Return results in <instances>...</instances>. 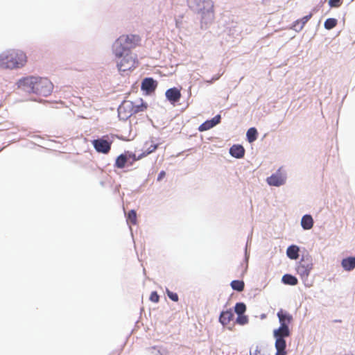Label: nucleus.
Masks as SVG:
<instances>
[{"mask_svg": "<svg viewBox=\"0 0 355 355\" xmlns=\"http://www.w3.org/2000/svg\"><path fill=\"white\" fill-rule=\"evenodd\" d=\"M280 326L273 331V336L275 339V355H286V343L285 338L291 336L289 324L293 320V315L284 309H280L277 313Z\"/></svg>", "mask_w": 355, "mask_h": 355, "instance_id": "1", "label": "nucleus"}, {"mask_svg": "<svg viewBox=\"0 0 355 355\" xmlns=\"http://www.w3.org/2000/svg\"><path fill=\"white\" fill-rule=\"evenodd\" d=\"M18 87L42 96H48L53 91V85L46 78L28 76L20 79Z\"/></svg>", "mask_w": 355, "mask_h": 355, "instance_id": "2", "label": "nucleus"}, {"mask_svg": "<svg viewBox=\"0 0 355 355\" xmlns=\"http://www.w3.org/2000/svg\"><path fill=\"white\" fill-rule=\"evenodd\" d=\"M27 62L26 54L19 50L10 49L0 54V67L14 69L22 67Z\"/></svg>", "mask_w": 355, "mask_h": 355, "instance_id": "3", "label": "nucleus"}, {"mask_svg": "<svg viewBox=\"0 0 355 355\" xmlns=\"http://www.w3.org/2000/svg\"><path fill=\"white\" fill-rule=\"evenodd\" d=\"M141 38L137 35H123L114 44V53L117 58L122 57L125 53H131L130 50L137 46Z\"/></svg>", "mask_w": 355, "mask_h": 355, "instance_id": "4", "label": "nucleus"}, {"mask_svg": "<svg viewBox=\"0 0 355 355\" xmlns=\"http://www.w3.org/2000/svg\"><path fill=\"white\" fill-rule=\"evenodd\" d=\"M141 103L140 104H134L132 101H124L119 107V114H123V117L128 118L132 114H137L139 112H144L148 105L144 103L141 99Z\"/></svg>", "mask_w": 355, "mask_h": 355, "instance_id": "5", "label": "nucleus"}, {"mask_svg": "<svg viewBox=\"0 0 355 355\" xmlns=\"http://www.w3.org/2000/svg\"><path fill=\"white\" fill-rule=\"evenodd\" d=\"M121 58V59L117 63V67L120 71L125 72L136 67L137 62L135 55L132 53H125Z\"/></svg>", "mask_w": 355, "mask_h": 355, "instance_id": "6", "label": "nucleus"}, {"mask_svg": "<svg viewBox=\"0 0 355 355\" xmlns=\"http://www.w3.org/2000/svg\"><path fill=\"white\" fill-rule=\"evenodd\" d=\"M313 268L311 257H302L297 266V272L302 279H306Z\"/></svg>", "mask_w": 355, "mask_h": 355, "instance_id": "7", "label": "nucleus"}, {"mask_svg": "<svg viewBox=\"0 0 355 355\" xmlns=\"http://www.w3.org/2000/svg\"><path fill=\"white\" fill-rule=\"evenodd\" d=\"M286 179V175L282 171V168H279L275 173L266 179V182L270 186L279 187L285 184Z\"/></svg>", "mask_w": 355, "mask_h": 355, "instance_id": "8", "label": "nucleus"}, {"mask_svg": "<svg viewBox=\"0 0 355 355\" xmlns=\"http://www.w3.org/2000/svg\"><path fill=\"white\" fill-rule=\"evenodd\" d=\"M111 142L104 139L103 138L94 139L92 144L95 150L103 154H107L111 149Z\"/></svg>", "mask_w": 355, "mask_h": 355, "instance_id": "9", "label": "nucleus"}, {"mask_svg": "<svg viewBox=\"0 0 355 355\" xmlns=\"http://www.w3.org/2000/svg\"><path fill=\"white\" fill-rule=\"evenodd\" d=\"M166 98L172 103L174 104L180 101L181 98V92L177 87L170 88L166 90L165 93Z\"/></svg>", "mask_w": 355, "mask_h": 355, "instance_id": "10", "label": "nucleus"}, {"mask_svg": "<svg viewBox=\"0 0 355 355\" xmlns=\"http://www.w3.org/2000/svg\"><path fill=\"white\" fill-rule=\"evenodd\" d=\"M157 87V83L152 78H146L141 83V89L147 93L153 92Z\"/></svg>", "mask_w": 355, "mask_h": 355, "instance_id": "11", "label": "nucleus"}, {"mask_svg": "<svg viewBox=\"0 0 355 355\" xmlns=\"http://www.w3.org/2000/svg\"><path fill=\"white\" fill-rule=\"evenodd\" d=\"M312 13H310L308 15L304 16L300 19H297L294 21L293 24V28L295 31L299 32L302 31L304 26V25L308 22V21L312 17Z\"/></svg>", "mask_w": 355, "mask_h": 355, "instance_id": "12", "label": "nucleus"}, {"mask_svg": "<svg viewBox=\"0 0 355 355\" xmlns=\"http://www.w3.org/2000/svg\"><path fill=\"white\" fill-rule=\"evenodd\" d=\"M233 318L234 314L232 310H227L221 312L219 317V321L223 326H225L230 324V322L233 320Z\"/></svg>", "mask_w": 355, "mask_h": 355, "instance_id": "13", "label": "nucleus"}, {"mask_svg": "<svg viewBox=\"0 0 355 355\" xmlns=\"http://www.w3.org/2000/svg\"><path fill=\"white\" fill-rule=\"evenodd\" d=\"M230 153L232 157L241 158L244 156L245 149L241 145H233L230 149Z\"/></svg>", "mask_w": 355, "mask_h": 355, "instance_id": "14", "label": "nucleus"}, {"mask_svg": "<svg viewBox=\"0 0 355 355\" xmlns=\"http://www.w3.org/2000/svg\"><path fill=\"white\" fill-rule=\"evenodd\" d=\"M341 266L345 270L351 271L355 268V257H349L343 259L341 262Z\"/></svg>", "mask_w": 355, "mask_h": 355, "instance_id": "15", "label": "nucleus"}, {"mask_svg": "<svg viewBox=\"0 0 355 355\" xmlns=\"http://www.w3.org/2000/svg\"><path fill=\"white\" fill-rule=\"evenodd\" d=\"M301 225L303 229L310 230L313 225V220L310 215H304L301 220Z\"/></svg>", "mask_w": 355, "mask_h": 355, "instance_id": "16", "label": "nucleus"}, {"mask_svg": "<svg viewBox=\"0 0 355 355\" xmlns=\"http://www.w3.org/2000/svg\"><path fill=\"white\" fill-rule=\"evenodd\" d=\"M299 247L297 245H291L287 248V256L291 259H297L299 257Z\"/></svg>", "mask_w": 355, "mask_h": 355, "instance_id": "17", "label": "nucleus"}, {"mask_svg": "<svg viewBox=\"0 0 355 355\" xmlns=\"http://www.w3.org/2000/svg\"><path fill=\"white\" fill-rule=\"evenodd\" d=\"M128 155L121 154L118 156L116 159L114 166L118 168H123L125 167L126 162H128Z\"/></svg>", "mask_w": 355, "mask_h": 355, "instance_id": "18", "label": "nucleus"}, {"mask_svg": "<svg viewBox=\"0 0 355 355\" xmlns=\"http://www.w3.org/2000/svg\"><path fill=\"white\" fill-rule=\"evenodd\" d=\"M282 282L285 284L295 286L297 284V279L291 275L286 274L282 277Z\"/></svg>", "mask_w": 355, "mask_h": 355, "instance_id": "19", "label": "nucleus"}, {"mask_svg": "<svg viewBox=\"0 0 355 355\" xmlns=\"http://www.w3.org/2000/svg\"><path fill=\"white\" fill-rule=\"evenodd\" d=\"M257 130L255 128H250L247 131V138L250 143L254 141L257 137Z\"/></svg>", "mask_w": 355, "mask_h": 355, "instance_id": "20", "label": "nucleus"}, {"mask_svg": "<svg viewBox=\"0 0 355 355\" xmlns=\"http://www.w3.org/2000/svg\"><path fill=\"white\" fill-rule=\"evenodd\" d=\"M232 289L241 292L244 289L245 284L241 280H234L230 284Z\"/></svg>", "mask_w": 355, "mask_h": 355, "instance_id": "21", "label": "nucleus"}, {"mask_svg": "<svg viewBox=\"0 0 355 355\" xmlns=\"http://www.w3.org/2000/svg\"><path fill=\"white\" fill-rule=\"evenodd\" d=\"M189 6L192 8L197 10L198 11H202L204 8H202L200 3L202 0H187Z\"/></svg>", "mask_w": 355, "mask_h": 355, "instance_id": "22", "label": "nucleus"}, {"mask_svg": "<svg viewBox=\"0 0 355 355\" xmlns=\"http://www.w3.org/2000/svg\"><path fill=\"white\" fill-rule=\"evenodd\" d=\"M217 124V121L215 122L214 121H206L202 124H201L199 127V130L202 132L207 130L211 129L214 126H215Z\"/></svg>", "mask_w": 355, "mask_h": 355, "instance_id": "23", "label": "nucleus"}, {"mask_svg": "<svg viewBox=\"0 0 355 355\" xmlns=\"http://www.w3.org/2000/svg\"><path fill=\"white\" fill-rule=\"evenodd\" d=\"M337 23V19L334 18H328L324 21V26L326 29L331 30L336 26Z\"/></svg>", "mask_w": 355, "mask_h": 355, "instance_id": "24", "label": "nucleus"}, {"mask_svg": "<svg viewBox=\"0 0 355 355\" xmlns=\"http://www.w3.org/2000/svg\"><path fill=\"white\" fill-rule=\"evenodd\" d=\"M127 222L128 223H130L132 225L137 224V213L135 210H130L127 216Z\"/></svg>", "mask_w": 355, "mask_h": 355, "instance_id": "25", "label": "nucleus"}, {"mask_svg": "<svg viewBox=\"0 0 355 355\" xmlns=\"http://www.w3.org/2000/svg\"><path fill=\"white\" fill-rule=\"evenodd\" d=\"M234 311L238 314V315H243L246 311V306L243 302H238L234 306Z\"/></svg>", "mask_w": 355, "mask_h": 355, "instance_id": "26", "label": "nucleus"}, {"mask_svg": "<svg viewBox=\"0 0 355 355\" xmlns=\"http://www.w3.org/2000/svg\"><path fill=\"white\" fill-rule=\"evenodd\" d=\"M158 147V144H155L152 143L147 148L146 150L142 153V155L146 156L154 151L157 150Z\"/></svg>", "mask_w": 355, "mask_h": 355, "instance_id": "27", "label": "nucleus"}, {"mask_svg": "<svg viewBox=\"0 0 355 355\" xmlns=\"http://www.w3.org/2000/svg\"><path fill=\"white\" fill-rule=\"evenodd\" d=\"M236 322L241 325L245 324L248 322V318L246 315H239L236 318Z\"/></svg>", "mask_w": 355, "mask_h": 355, "instance_id": "28", "label": "nucleus"}, {"mask_svg": "<svg viewBox=\"0 0 355 355\" xmlns=\"http://www.w3.org/2000/svg\"><path fill=\"white\" fill-rule=\"evenodd\" d=\"M342 3V0H329V5L331 8H338Z\"/></svg>", "mask_w": 355, "mask_h": 355, "instance_id": "29", "label": "nucleus"}, {"mask_svg": "<svg viewBox=\"0 0 355 355\" xmlns=\"http://www.w3.org/2000/svg\"><path fill=\"white\" fill-rule=\"evenodd\" d=\"M166 293H167V295L168 297L171 300H173V302H178V295L177 293H173L169 290H166Z\"/></svg>", "mask_w": 355, "mask_h": 355, "instance_id": "30", "label": "nucleus"}, {"mask_svg": "<svg viewBox=\"0 0 355 355\" xmlns=\"http://www.w3.org/2000/svg\"><path fill=\"white\" fill-rule=\"evenodd\" d=\"M149 299L151 302L157 303L159 300V296L156 291H153L151 293Z\"/></svg>", "mask_w": 355, "mask_h": 355, "instance_id": "31", "label": "nucleus"}, {"mask_svg": "<svg viewBox=\"0 0 355 355\" xmlns=\"http://www.w3.org/2000/svg\"><path fill=\"white\" fill-rule=\"evenodd\" d=\"M144 157H145V156L142 155V153L140 155H139L138 157H137L135 154H132V153H130L128 155V158L132 159V162L139 160L140 159H141Z\"/></svg>", "mask_w": 355, "mask_h": 355, "instance_id": "32", "label": "nucleus"}, {"mask_svg": "<svg viewBox=\"0 0 355 355\" xmlns=\"http://www.w3.org/2000/svg\"><path fill=\"white\" fill-rule=\"evenodd\" d=\"M250 355H262L261 352V349L258 346H257L253 351H250Z\"/></svg>", "mask_w": 355, "mask_h": 355, "instance_id": "33", "label": "nucleus"}, {"mask_svg": "<svg viewBox=\"0 0 355 355\" xmlns=\"http://www.w3.org/2000/svg\"><path fill=\"white\" fill-rule=\"evenodd\" d=\"M166 175V173L164 171H162L158 176H157V181H161Z\"/></svg>", "mask_w": 355, "mask_h": 355, "instance_id": "34", "label": "nucleus"}, {"mask_svg": "<svg viewBox=\"0 0 355 355\" xmlns=\"http://www.w3.org/2000/svg\"><path fill=\"white\" fill-rule=\"evenodd\" d=\"M203 3H206L210 8H213V3L211 0H203Z\"/></svg>", "mask_w": 355, "mask_h": 355, "instance_id": "35", "label": "nucleus"}, {"mask_svg": "<svg viewBox=\"0 0 355 355\" xmlns=\"http://www.w3.org/2000/svg\"><path fill=\"white\" fill-rule=\"evenodd\" d=\"M220 116L217 115L215 117H214L211 121H214L215 122L217 121V124H218L220 122Z\"/></svg>", "mask_w": 355, "mask_h": 355, "instance_id": "36", "label": "nucleus"}, {"mask_svg": "<svg viewBox=\"0 0 355 355\" xmlns=\"http://www.w3.org/2000/svg\"><path fill=\"white\" fill-rule=\"evenodd\" d=\"M344 355H353L352 354H350V353H348V354H345Z\"/></svg>", "mask_w": 355, "mask_h": 355, "instance_id": "37", "label": "nucleus"}]
</instances>
